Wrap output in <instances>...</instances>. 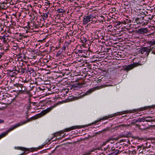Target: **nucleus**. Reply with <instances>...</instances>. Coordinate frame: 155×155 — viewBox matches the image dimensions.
Listing matches in <instances>:
<instances>
[{"label":"nucleus","instance_id":"5701e85b","mask_svg":"<svg viewBox=\"0 0 155 155\" xmlns=\"http://www.w3.org/2000/svg\"><path fill=\"white\" fill-rule=\"evenodd\" d=\"M19 46L16 43H14L13 44V48L14 50H16L17 48H18Z\"/></svg>","mask_w":155,"mask_h":155},{"label":"nucleus","instance_id":"f8f14e48","mask_svg":"<svg viewBox=\"0 0 155 155\" xmlns=\"http://www.w3.org/2000/svg\"><path fill=\"white\" fill-rule=\"evenodd\" d=\"M148 31V30L147 28H145L139 29L137 32L138 33L140 34H144L147 33Z\"/></svg>","mask_w":155,"mask_h":155},{"label":"nucleus","instance_id":"f257e3e1","mask_svg":"<svg viewBox=\"0 0 155 155\" xmlns=\"http://www.w3.org/2000/svg\"><path fill=\"white\" fill-rule=\"evenodd\" d=\"M52 107L47 108V109L42 110L41 113L39 114L32 117L31 118L28 119L27 120L23 122H21L16 124L14 126H12L9 129L7 130L6 132L2 133L1 135H0V139L6 135L9 132L16 128L18 127L31 121L32 120H35L45 115L50 112L52 110Z\"/></svg>","mask_w":155,"mask_h":155},{"label":"nucleus","instance_id":"3c124183","mask_svg":"<svg viewBox=\"0 0 155 155\" xmlns=\"http://www.w3.org/2000/svg\"><path fill=\"white\" fill-rule=\"evenodd\" d=\"M98 150H99L100 149V148H98Z\"/></svg>","mask_w":155,"mask_h":155},{"label":"nucleus","instance_id":"8fccbe9b","mask_svg":"<svg viewBox=\"0 0 155 155\" xmlns=\"http://www.w3.org/2000/svg\"><path fill=\"white\" fill-rule=\"evenodd\" d=\"M108 26H109H109H111V27H112V26H111V25H109Z\"/></svg>","mask_w":155,"mask_h":155},{"label":"nucleus","instance_id":"49530a36","mask_svg":"<svg viewBox=\"0 0 155 155\" xmlns=\"http://www.w3.org/2000/svg\"><path fill=\"white\" fill-rule=\"evenodd\" d=\"M58 48V47H56V49H58V48Z\"/></svg>","mask_w":155,"mask_h":155},{"label":"nucleus","instance_id":"ea45409f","mask_svg":"<svg viewBox=\"0 0 155 155\" xmlns=\"http://www.w3.org/2000/svg\"><path fill=\"white\" fill-rule=\"evenodd\" d=\"M104 151H106L108 149H107V147H106V148H104Z\"/></svg>","mask_w":155,"mask_h":155},{"label":"nucleus","instance_id":"a18cd8bd","mask_svg":"<svg viewBox=\"0 0 155 155\" xmlns=\"http://www.w3.org/2000/svg\"><path fill=\"white\" fill-rule=\"evenodd\" d=\"M151 53L152 54H155V53L153 51H152Z\"/></svg>","mask_w":155,"mask_h":155},{"label":"nucleus","instance_id":"393cba45","mask_svg":"<svg viewBox=\"0 0 155 155\" xmlns=\"http://www.w3.org/2000/svg\"><path fill=\"white\" fill-rule=\"evenodd\" d=\"M137 18H133L132 22L133 23V25H136L137 24Z\"/></svg>","mask_w":155,"mask_h":155},{"label":"nucleus","instance_id":"864d4df0","mask_svg":"<svg viewBox=\"0 0 155 155\" xmlns=\"http://www.w3.org/2000/svg\"><path fill=\"white\" fill-rule=\"evenodd\" d=\"M65 74H66V73H64L63 74H64V75Z\"/></svg>","mask_w":155,"mask_h":155},{"label":"nucleus","instance_id":"58836bf2","mask_svg":"<svg viewBox=\"0 0 155 155\" xmlns=\"http://www.w3.org/2000/svg\"><path fill=\"white\" fill-rule=\"evenodd\" d=\"M28 71L29 72H30L31 71H34V69H31V70H29V69H28Z\"/></svg>","mask_w":155,"mask_h":155},{"label":"nucleus","instance_id":"a878e982","mask_svg":"<svg viewBox=\"0 0 155 155\" xmlns=\"http://www.w3.org/2000/svg\"><path fill=\"white\" fill-rule=\"evenodd\" d=\"M94 91V88L91 89H89L88 91L87 92L88 94H90Z\"/></svg>","mask_w":155,"mask_h":155},{"label":"nucleus","instance_id":"7ed1b4c3","mask_svg":"<svg viewBox=\"0 0 155 155\" xmlns=\"http://www.w3.org/2000/svg\"><path fill=\"white\" fill-rule=\"evenodd\" d=\"M155 48V46H150L149 47H146L142 48L140 50V53L142 54H144L145 56L147 57L150 52L153 50Z\"/></svg>","mask_w":155,"mask_h":155},{"label":"nucleus","instance_id":"aec40b11","mask_svg":"<svg viewBox=\"0 0 155 155\" xmlns=\"http://www.w3.org/2000/svg\"><path fill=\"white\" fill-rule=\"evenodd\" d=\"M26 69L25 68H21V69H19L18 72H21L22 74L24 73Z\"/></svg>","mask_w":155,"mask_h":155},{"label":"nucleus","instance_id":"6e6d98bb","mask_svg":"<svg viewBox=\"0 0 155 155\" xmlns=\"http://www.w3.org/2000/svg\"><path fill=\"white\" fill-rule=\"evenodd\" d=\"M123 126H125V124L123 125Z\"/></svg>","mask_w":155,"mask_h":155},{"label":"nucleus","instance_id":"c03bdc74","mask_svg":"<svg viewBox=\"0 0 155 155\" xmlns=\"http://www.w3.org/2000/svg\"><path fill=\"white\" fill-rule=\"evenodd\" d=\"M65 136V134H64L62 137V138H64V137Z\"/></svg>","mask_w":155,"mask_h":155},{"label":"nucleus","instance_id":"c756f323","mask_svg":"<svg viewBox=\"0 0 155 155\" xmlns=\"http://www.w3.org/2000/svg\"><path fill=\"white\" fill-rule=\"evenodd\" d=\"M154 121V120L148 119L147 118L145 119V121L147 122H152Z\"/></svg>","mask_w":155,"mask_h":155},{"label":"nucleus","instance_id":"f03ea898","mask_svg":"<svg viewBox=\"0 0 155 155\" xmlns=\"http://www.w3.org/2000/svg\"><path fill=\"white\" fill-rule=\"evenodd\" d=\"M29 82V80H25L24 81V83L22 84L17 83L14 84L13 88L16 89L20 93H23V92L27 91L28 87L25 83H27Z\"/></svg>","mask_w":155,"mask_h":155},{"label":"nucleus","instance_id":"c85d7f7f","mask_svg":"<svg viewBox=\"0 0 155 155\" xmlns=\"http://www.w3.org/2000/svg\"><path fill=\"white\" fill-rule=\"evenodd\" d=\"M20 55H21V56H20V57H23V58H24L25 59H26L25 58L26 57L25 56V55L24 53H21Z\"/></svg>","mask_w":155,"mask_h":155},{"label":"nucleus","instance_id":"2eb2a0df","mask_svg":"<svg viewBox=\"0 0 155 155\" xmlns=\"http://www.w3.org/2000/svg\"><path fill=\"white\" fill-rule=\"evenodd\" d=\"M131 20L128 19H125L123 21H122V23L123 24L125 25L127 24V26L128 25L129 27H130V25H131Z\"/></svg>","mask_w":155,"mask_h":155},{"label":"nucleus","instance_id":"b1692460","mask_svg":"<svg viewBox=\"0 0 155 155\" xmlns=\"http://www.w3.org/2000/svg\"><path fill=\"white\" fill-rule=\"evenodd\" d=\"M122 24H123L122 21L120 22V21H118L115 22L114 23V25L116 26H119Z\"/></svg>","mask_w":155,"mask_h":155},{"label":"nucleus","instance_id":"bf43d9fd","mask_svg":"<svg viewBox=\"0 0 155 155\" xmlns=\"http://www.w3.org/2000/svg\"><path fill=\"white\" fill-rule=\"evenodd\" d=\"M114 151H115V150H114V151H113V152H114Z\"/></svg>","mask_w":155,"mask_h":155},{"label":"nucleus","instance_id":"a211bd4d","mask_svg":"<svg viewBox=\"0 0 155 155\" xmlns=\"http://www.w3.org/2000/svg\"><path fill=\"white\" fill-rule=\"evenodd\" d=\"M16 149H17V150H21L22 151H25L28 150V149L27 148H25L24 147H17Z\"/></svg>","mask_w":155,"mask_h":155},{"label":"nucleus","instance_id":"72a5a7b5","mask_svg":"<svg viewBox=\"0 0 155 155\" xmlns=\"http://www.w3.org/2000/svg\"><path fill=\"white\" fill-rule=\"evenodd\" d=\"M153 18V17L152 16H151V17H146V19H145L146 20H148L149 19V20H151Z\"/></svg>","mask_w":155,"mask_h":155},{"label":"nucleus","instance_id":"9b49d317","mask_svg":"<svg viewBox=\"0 0 155 155\" xmlns=\"http://www.w3.org/2000/svg\"><path fill=\"white\" fill-rule=\"evenodd\" d=\"M10 37L8 35H4L3 36H0V39L2 40L5 43L9 41Z\"/></svg>","mask_w":155,"mask_h":155},{"label":"nucleus","instance_id":"dca6fc26","mask_svg":"<svg viewBox=\"0 0 155 155\" xmlns=\"http://www.w3.org/2000/svg\"><path fill=\"white\" fill-rule=\"evenodd\" d=\"M148 118H151V117L150 116H149V117H145L144 116V117H142L141 118H139L138 119V121L139 122H144V121H145V119Z\"/></svg>","mask_w":155,"mask_h":155},{"label":"nucleus","instance_id":"de8ad7c7","mask_svg":"<svg viewBox=\"0 0 155 155\" xmlns=\"http://www.w3.org/2000/svg\"><path fill=\"white\" fill-rule=\"evenodd\" d=\"M50 140H48V142H50Z\"/></svg>","mask_w":155,"mask_h":155},{"label":"nucleus","instance_id":"39448f33","mask_svg":"<svg viewBox=\"0 0 155 155\" xmlns=\"http://www.w3.org/2000/svg\"><path fill=\"white\" fill-rule=\"evenodd\" d=\"M13 64V63L11 62H8L5 64L4 66L6 67L5 68L8 69V71L12 72L16 70V68L15 67H14Z\"/></svg>","mask_w":155,"mask_h":155},{"label":"nucleus","instance_id":"09e8293b","mask_svg":"<svg viewBox=\"0 0 155 155\" xmlns=\"http://www.w3.org/2000/svg\"><path fill=\"white\" fill-rule=\"evenodd\" d=\"M25 49H23V51H25Z\"/></svg>","mask_w":155,"mask_h":155},{"label":"nucleus","instance_id":"6e6552de","mask_svg":"<svg viewBox=\"0 0 155 155\" xmlns=\"http://www.w3.org/2000/svg\"><path fill=\"white\" fill-rule=\"evenodd\" d=\"M93 18V15L91 14L88 16H84L82 21L83 24L84 25L87 24L91 21V19L92 20Z\"/></svg>","mask_w":155,"mask_h":155},{"label":"nucleus","instance_id":"f704fd0d","mask_svg":"<svg viewBox=\"0 0 155 155\" xmlns=\"http://www.w3.org/2000/svg\"><path fill=\"white\" fill-rule=\"evenodd\" d=\"M44 16L45 18H47L48 17V15L47 13L44 14Z\"/></svg>","mask_w":155,"mask_h":155},{"label":"nucleus","instance_id":"1a4fd4ad","mask_svg":"<svg viewBox=\"0 0 155 155\" xmlns=\"http://www.w3.org/2000/svg\"><path fill=\"white\" fill-rule=\"evenodd\" d=\"M117 115V114H113L109 115L108 116H105L102 118H100L99 119L95 121L93 123L95 124L97 122H100L102 120H107L109 118H111Z\"/></svg>","mask_w":155,"mask_h":155},{"label":"nucleus","instance_id":"e433bc0d","mask_svg":"<svg viewBox=\"0 0 155 155\" xmlns=\"http://www.w3.org/2000/svg\"><path fill=\"white\" fill-rule=\"evenodd\" d=\"M112 12H115L116 11V8H113L111 11Z\"/></svg>","mask_w":155,"mask_h":155},{"label":"nucleus","instance_id":"4be33fe9","mask_svg":"<svg viewBox=\"0 0 155 155\" xmlns=\"http://www.w3.org/2000/svg\"><path fill=\"white\" fill-rule=\"evenodd\" d=\"M62 49H60L56 54V56L57 57L59 56L63 53Z\"/></svg>","mask_w":155,"mask_h":155},{"label":"nucleus","instance_id":"9d476101","mask_svg":"<svg viewBox=\"0 0 155 155\" xmlns=\"http://www.w3.org/2000/svg\"><path fill=\"white\" fill-rule=\"evenodd\" d=\"M84 127V126H74L66 128L63 130V131H64V132H68L73 130L80 129L83 128Z\"/></svg>","mask_w":155,"mask_h":155},{"label":"nucleus","instance_id":"a19ab883","mask_svg":"<svg viewBox=\"0 0 155 155\" xmlns=\"http://www.w3.org/2000/svg\"><path fill=\"white\" fill-rule=\"evenodd\" d=\"M4 122V120H0V123H3Z\"/></svg>","mask_w":155,"mask_h":155},{"label":"nucleus","instance_id":"4468645a","mask_svg":"<svg viewBox=\"0 0 155 155\" xmlns=\"http://www.w3.org/2000/svg\"><path fill=\"white\" fill-rule=\"evenodd\" d=\"M115 139V138H114L112 137H110L108 138L103 143H102L101 146H104L107 143L111 141L116 140Z\"/></svg>","mask_w":155,"mask_h":155},{"label":"nucleus","instance_id":"423d86ee","mask_svg":"<svg viewBox=\"0 0 155 155\" xmlns=\"http://www.w3.org/2000/svg\"><path fill=\"white\" fill-rule=\"evenodd\" d=\"M139 63H135L130 65L125 66L123 67V70L128 71L133 69L134 68L138 66L139 65Z\"/></svg>","mask_w":155,"mask_h":155},{"label":"nucleus","instance_id":"4c0bfd02","mask_svg":"<svg viewBox=\"0 0 155 155\" xmlns=\"http://www.w3.org/2000/svg\"><path fill=\"white\" fill-rule=\"evenodd\" d=\"M100 31V30H96L95 32V34H97V32H99Z\"/></svg>","mask_w":155,"mask_h":155},{"label":"nucleus","instance_id":"4d7b16f0","mask_svg":"<svg viewBox=\"0 0 155 155\" xmlns=\"http://www.w3.org/2000/svg\"><path fill=\"white\" fill-rule=\"evenodd\" d=\"M90 125H88L87 126H89Z\"/></svg>","mask_w":155,"mask_h":155},{"label":"nucleus","instance_id":"cd10ccee","mask_svg":"<svg viewBox=\"0 0 155 155\" xmlns=\"http://www.w3.org/2000/svg\"><path fill=\"white\" fill-rule=\"evenodd\" d=\"M12 72H11V73L10 74V75L11 76V77H15L16 75V73H15V72H13L12 73Z\"/></svg>","mask_w":155,"mask_h":155},{"label":"nucleus","instance_id":"603ef678","mask_svg":"<svg viewBox=\"0 0 155 155\" xmlns=\"http://www.w3.org/2000/svg\"><path fill=\"white\" fill-rule=\"evenodd\" d=\"M114 143V142H111V143Z\"/></svg>","mask_w":155,"mask_h":155},{"label":"nucleus","instance_id":"0eeeda50","mask_svg":"<svg viewBox=\"0 0 155 155\" xmlns=\"http://www.w3.org/2000/svg\"><path fill=\"white\" fill-rule=\"evenodd\" d=\"M144 17L137 18V24H142L143 25H147L148 23L149 20H146L145 19H144Z\"/></svg>","mask_w":155,"mask_h":155},{"label":"nucleus","instance_id":"412c9836","mask_svg":"<svg viewBox=\"0 0 155 155\" xmlns=\"http://www.w3.org/2000/svg\"><path fill=\"white\" fill-rule=\"evenodd\" d=\"M81 40L82 43H83L84 44H86L87 40L86 38L81 37Z\"/></svg>","mask_w":155,"mask_h":155},{"label":"nucleus","instance_id":"6ab92c4d","mask_svg":"<svg viewBox=\"0 0 155 155\" xmlns=\"http://www.w3.org/2000/svg\"><path fill=\"white\" fill-rule=\"evenodd\" d=\"M147 43L150 45V46L155 45V40L148 41H147Z\"/></svg>","mask_w":155,"mask_h":155},{"label":"nucleus","instance_id":"bb28decb","mask_svg":"<svg viewBox=\"0 0 155 155\" xmlns=\"http://www.w3.org/2000/svg\"><path fill=\"white\" fill-rule=\"evenodd\" d=\"M47 143L43 144L41 146L38 147V149H40L42 148L44 146H45Z\"/></svg>","mask_w":155,"mask_h":155},{"label":"nucleus","instance_id":"7c9ffc66","mask_svg":"<svg viewBox=\"0 0 155 155\" xmlns=\"http://www.w3.org/2000/svg\"><path fill=\"white\" fill-rule=\"evenodd\" d=\"M4 56V52H1L0 53V60L2 57H3Z\"/></svg>","mask_w":155,"mask_h":155},{"label":"nucleus","instance_id":"2f4dec72","mask_svg":"<svg viewBox=\"0 0 155 155\" xmlns=\"http://www.w3.org/2000/svg\"><path fill=\"white\" fill-rule=\"evenodd\" d=\"M63 10L62 9H61V8H59V9H58L57 10V11H58V12L59 13H62L63 12Z\"/></svg>","mask_w":155,"mask_h":155},{"label":"nucleus","instance_id":"37998d69","mask_svg":"<svg viewBox=\"0 0 155 155\" xmlns=\"http://www.w3.org/2000/svg\"><path fill=\"white\" fill-rule=\"evenodd\" d=\"M83 50H79L78 51V52H80V53H81L83 52Z\"/></svg>","mask_w":155,"mask_h":155},{"label":"nucleus","instance_id":"c9c22d12","mask_svg":"<svg viewBox=\"0 0 155 155\" xmlns=\"http://www.w3.org/2000/svg\"><path fill=\"white\" fill-rule=\"evenodd\" d=\"M37 82H36V81H35V83L34 82H32V81L31 80L29 82V84H34V83H37Z\"/></svg>","mask_w":155,"mask_h":155},{"label":"nucleus","instance_id":"5fc2aeb1","mask_svg":"<svg viewBox=\"0 0 155 155\" xmlns=\"http://www.w3.org/2000/svg\"><path fill=\"white\" fill-rule=\"evenodd\" d=\"M22 65H23V64H22V65H21V66H22Z\"/></svg>","mask_w":155,"mask_h":155},{"label":"nucleus","instance_id":"20e7f679","mask_svg":"<svg viewBox=\"0 0 155 155\" xmlns=\"http://www.w3.org/2000/svg\"><path fill=\"white\" fill-rule=\"evenodd\" d=\"M151 107L146 106L143 107H141L140 108L137 109H134L133 110H127L122 112V114H128L129 113H134L136 112H137L144 110L150 108Z\"/></svg>","mask_w":155,"mask_h":155},{"label":"nucleus","instance_id":"13d9d810","mask_svg":"<svg viewBox=\"0 0 155 155\" xmlns=\"http://www.w3.org/2000/svg\"><path fill=\"white\" fill-rule=\"evenodd\" d=\"M97 35V37H99V36H98V35Z\"/></svg>","mask_w":155,"mask_h":155},{"label":"nucleus","instance_id":"f3484780","mask_svg":"<svg viewBox=\"0 0 155 155\" xmlns=\"http://www.w3.org/2000/svg\"><path fill=\"white\" fill-rule=\"evenodd\" d=\"M64 133V131L63 130H61L59 132H56L54 134V136L56 137L58 136H61L62 134H63Z\"/></svg>","mask_w":155,"mask_h":155},{"label":"nucleus","instance_id":"79ce46f5","mask_svg":"<svg viewBox=\"0 0 155 155\" xmlns=\"http://www.w3.org/2000/svg\"><path fill=\"white\" fill-rule=\"evenodd\" d=\"M107 149H110V146L109 145H108L107 146Z\"/></svg>","mask_w":155,"mask_h":155},{"label":"nucleus","instance_id":"473e14b6","mask_svg":"<svg viewBox=\"0 0 155 155\" xmlns=\"http://www.w3.org/2000/svg\"><path fill=\"white\" fill-rule=\"evenodd\" d=\"M66 49V46L64 45L63 46V47L61 49H62V51H65Z\"/></svg>","mask_w":155,"mask_h":155},{"label":"nucleus","instance_id":"ddd939ff","mask_svg":"<svg viewBox=\"0 0 155 155\" xmlns=\"http://www.w3.org/2000/svg\"><path fill=\"white\" fill-rule=\"evenodd\" d=\"M108 150L110 151H112V153H110V154H112V155H116L119 152V150L117 149H116L114 147H112L110 150Z\"/></svg>","mask_w":155,"mask_h":155}]
</instances>
